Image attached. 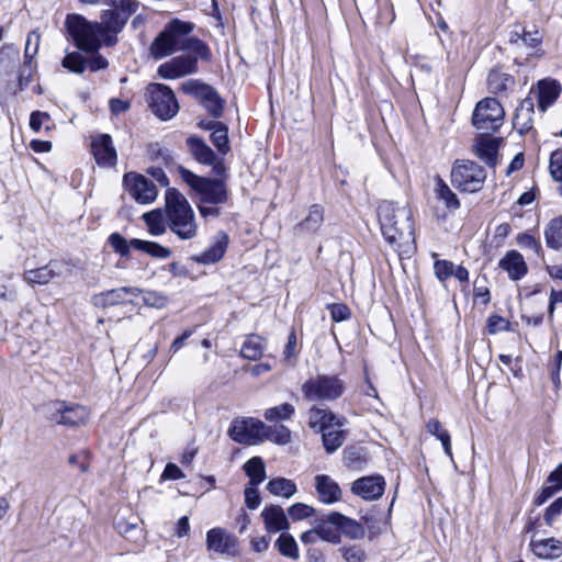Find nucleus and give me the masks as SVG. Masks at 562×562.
Segmentation results:
<instances>
[{
    "label": "nucleus",
    "instance_id": "obj_1",
    "mask_svg": "<svg viewBox=\"0 0 562 562\" xmlns=\"http://www.w3.org/2000/svg\"><path fill=\"white\" fill-rule=\"evenodd\" d=\"M139 3L130 0L116 9L103 10L99 22H91L80 14H68L65 26L76 47L83 52H97L102 46L111 47L117 43V34L138 10Z\"/></svg>",
    "mask_w": 562,
    "mask_h": 562
},
{
    "label": "nucleus",
    "instance_id": "obj_2",
    "mask_svg": "<svg viewBox=\"0 0 562 562\" xmlns=\"http://www.w3.org/2000/svg\"><path fill=\"white\" fill-rule=\"evenodd\" d=\"M376 215L381 234L396 251H408L415 245V227L412 210L407 203L383 200Z\"/></svg>",
    "mask_w": 562,
    "mask_h": 562
},
{
    "label": "nucleus",
    "instance_id": "obj_3",
    "mask_svg": "<svg viewBox=\"0 0 562 562\" xmlns=\"http://www.w3.org/2000/svg\"><path fill=\"white\" fill-rule=\"evenodd\" d=\"M180 49L192 53V55H179L170 60L161 64L157 74L166 80H175L199 71L198 60L210 61L212 53L207 44L194 36L184 37L181 42Z\"/></svg>",
    "mask_w": 562,
    "mask_h": 562
},
{
    "label": "nucleus",
    "instance_id": "obj_4",
    "mask_svg": "<svg viewBox=\"0 0 562 562\" xmlns=\"http://www.w3.org/2000/svg\"><path fill=\"white\" fill-rule=\"evenodd\" d=\"M167 226L181 240L193 239L198 234L195 214L187 198L178 190L166 191Z\"/></svg>",
    "mask_w": 562,
    "mask_h": 562
},
{
    "label": "nucleus",
    "instance_id": "obj_5",
    "mask_svg": "<svg viewBox=\"0 0 562 562\" xmlns=\"http://www.w3.org/2000/svg\"><path fill=\"white\" fill-rule=\"evenodd\" d=\"M178 172L181 179L199 194V201L203 204H224L228 200V191L224 177L207 178L198 176L191 170L180 166Z\"/></svg>",
    "mask_w": 562,
    "mask_h": 562
},
{
    "label": "nucleus",
    "instance_id": "obj_6",
    "mask_svg": "<svg viewBox=\"0 0 562 562\" xmlns=\"http://www.w3.org/2000/svg\"><path fill=\"white\" fill-rule=\"evenodd\" d=\"M195 25L192 22L172 19L150 44L149 52L154 59H161L181 50L183 37L193 32Z\"/></svg>",
    "mask_w": 562,
    "mask_h": 562
},
{
    "label": "nucleus",
    "instance_id": "obj_7",
    "mask_svg": "<svg viewBox=\"0 0 562 562\" xmlns=\"http://www.w3.org/2000/svg\"><path fill=\"white\" fill-rule=\"evenodd\" d=\"M450 177L454 188L462 192L474 193L482 190L486 180V172L475 161L457 160Z\"/></svg>",
    "mask_w": 562,
    "mask_h": 562
},
{
    "label": "nucleus",
    "instance_id": "obj_8",
    "mask_svg": "<svg viewBox=\"0 0 562 562\" xmlns=\"http://www.w3.org/2000/svg\"><path fill=\"white\" fill-rule=\"evenodd\" d=\"M345 392L344 382L336 375H317L302 384V393L310 402L335 401Z\"/></svg>",
    "mask_w": 562,
    "mask_h": 562
},
{
    "label": "nucleus",
    "instance_id": "obj_9",
    "mask_svg": "<svg viewBox=\"0 0 562 562\" xmlns=\"http://www.w3.org/2000/svg\"><path fill=\"white\" fill-rule=\"evenodd\" d=\"M504 115V109L495 98H485L476 104L472 124L480 131L495 132L503 124Z\"/></svg>",
    "mask_w": 562,
    "mask_h": 562
},
{
    "label": "nucleus",
    "instance_id": "obj_10",
    "mask_svg": "<svg viewBox=\"0 0 562 562\" xmlns=\"http://www.w3.org/2000/svg\"><path fill=\"white\" fill-rule=\"evenodd\" d=\"M148 91L149 106L160 120H170L178 113L179 104L170 87L162 83H150Z\"/></svg>",
    "mask_w": 562,
    "mask_h": 562
},
{
    "label": "nucleus",
    "instance_id": "obj_11",
    "mask_svg": "<svg viewBox=\"0 0 562 562\" xmlns=\"http://www.w3.org/2000/svg\"><path fill=\"white\" fill-rule=\"evenodd\" d=\"M266 424L255 418L235 419L228 436L232 440L244 445H257L265 440Z\"/></svg>",
    "mask_w": 562,
    "mask_h": 562
},
{
    "label": "nucleus",
    "instance_id": "obj_12",
    "mask_svg": "<svg viewBox=\"0 0 562 562\" xmlns=\"http://www.w3.org/2000/svg\"><path fill=\"white\" fill-rule=\"evenodd\" d=\"M89 418L86 407L66 402H54L48 406V419L52 423L64 426H79Z\"/></svg>",
    "mask_w": 562,
    "mask_h": 562
},
{
    "label": "nucleus",
    "instance_id": "obj_13",
    "mask_svg": "<svg viewBox=\"0 0 562 562\" xmlns=\"http://www.w3.org/2000/svg\"><path fill=\"white\" fill-rule=\"evenodd\" d=\"M186 144L192 157L202 165L211 166L216 177L226 175L224 158L218 157L201 137L191 135L187 138Z\"/></svg>",
    "mask_w": 562,
    "mask_h": 562
},
{
    "label": "nucleus",
    "instance_id": "obj_14",
    "mask_svg": "<svg viewBox=\"0 0 562 562\" xmlns=\"http://www.w3.org/2000/svg\"><path fill=\"white\" fill-rule=\"evenodd\" d=\"M123 186L128 194L139 204L154 202L158 194V190L153 181L133 171L124 175Z\"/></svg>",
    "mask_w": 562,
    "mask_h": 562
},
{
    "label": "nucleus",
    "instance_id": "obj_15",
    "mask_svg": "<svg viewBox=\"0 0 562 562\" xmlns=\"http://www.w3.org/2000/svg\"><path fill=\"white\" fill-rule=\"evenodd\" d=\"M328 528L336 533L337 540L333 542L337 544L341 540V536L348 539H362L366 535L364 527L357 520L342 515L339 512H330L325 516Z\"/></svg>",
    "mask_w": 562,
    "mask_h": 562
},
{
    "label": "nucleus",
    "instance_id": "obj_16",
    "mask_svg": "<svg viewBox=\"0 0 562 562\" xmlns=\"http://www.w3.org/2000/svg\"><path fill=\"white\" fill-rule=\"evenodd\" d=\"M91 153L100 167L111 168L116 165L117 154L109 134L92 136Z\"/></svg>",
    "mask_w": 562,
    "mask_h": 562
},
{
    "label": "nucleus",
    "instance_id": "obj_17",
    "mask_svg": "<svg viewBox=\"0 0 562 562\" xmlns=\"http://www.w3.org/2000/svg\"><path fill=\"white\" fill-rule=\"evenodd\" d=\"M308 427L315 432H323L329 428H341L346 424L345 417H338L327 407L313 405L308 412Z\"/></svg>",
    "mask_w": 562,
    "mask_h": 562
},
{
    "label": "nucleus",
    "instance_id": "obj_18",
    "mask_svg": "<svg viewBox=\"0 0 562 562\" xmlns=\"http://www.w3.org/2000/svg\"><path fill=\"white\" fill-rule=\"evenodd\" d=\"M385 488V481L381 475L363 476L351 485V492L364 501L379 499Z\"/></svg>",
    "mask_w": 562,
    "mask_h": 562
},
{
    "label": "nucleus",
    "instance_id": "obj_19",
    "mask_svg": "<svg viewBox=\"0 0 562 562\" xmlns=\"http://www.w3.org/2000/svg\"><path fill=\"white\" fill-rule=\"evenodd\" d=\"M314 486L318 501L325 505L338 503L342 498V491L339 484L327 474L316 475Z\"/></svg>",
    "mask_w": 562,
    "mask_h": 562
},
{
    "label": "nucleus",
    "instance_id": "obj_20",
    "mask_svg": "<svg viewBox=\"0 0 562 562\" xmlns=\"http://www.w3.org/2000/svg\"><path fill=\"white\" fill-rule=\"evenodd\" d=\"M138 289L131 286H122L104 291L92 296V304L95 307L106 308L114 305L126 304L131 302L130 295H137Z\"/></svg>",
    "mask_w": 562,
    "mask_h": 562
},
{
    "label": "nucleus",
    "instance_id": "obj_21",
    "mask_svg": "<svg viewBox=\"0 0 562 562\" xmlns=\"http://www.w3.org/2000/svg\"><path fill=\"white\" fill-rule=\"evenodd\" d=\"M538 99V108L540 111L546 112L551 106L561 93V85L550 78L539 80L537 83V90H531Z\"/></svg>",
    "mask_w": 562,
    "mask_h": 562
},
{
    "label": "nucleus",
    "instance_id": "obj_22",
    "mask_svg": "<svg viewBox=\"0 0 562 562\" xmlns=\"http://www.w3.org/2000/svg\"><path fill=\"white\" fill-rule=\"evenodd\" d=\"M228 243V235L221 231L216 234L214 244L203 252L193 256L192 259L201 265L216 263L224 257Z\"/></svg>",
    "mask_w": 562,
    "mask_h": 562
},
{
    "label": "nucleus",
    "instance_id": "obj_23",
    "mask_svg": "<svg viewBox=\"0 0 562 562\" xmlns=\"http://www.w3.org/2000/svg\"><path fill=\"white\" fill-rule=\"evenodd\" d=\"M533 114V98L527 97L520 102L519 106L516 109L515 116L513 120V126L520 135H525L532 131Z\"/></svg>",
    "mask_w": 562,
    "mask_h": 562
},
{
    "label": "nucleus",
    "instance_id": "obj_24",
    "mask_svg": "<svg viewBox=\"0 0 562 562\" xmlns=\"http://www.w3.org/2000/svg\"><path fill=\"white\" fill-rule=\"evenodd\" d=\"M206 544L209 550L229 554L235 551L237 539L221 528H213L206 533Z\"/></svg>",
    "mask_w": 562,
    "mask_h": 562
},
{
    "label": "nucleus",
    "instance_id": "obj_25",
    "mask_svg": "<svg viewBox=\"0 0 562 562\" xmlns=\"http://www.w3.org/2000/svg\"><path fill=\"white\" fill-rule=\"evenodd\" d=\"M261 517L268 532L285 531L290 528L285 513L279 505L266 506L261 512Z\"/></svg>",
    "mask_w": 562,
    "mask_h": 562
},
{
    "label": "nucleus",
    "instance_id": "obj_26",
    "mask_svg": "<svg viewBox=\"0 0 562 562\" xmlns=\"http://www.w3.org/2000/svg\"><path fill=\"white\" fill-rule=\"evenodd\" d=\"M529 546L539 559H558L562 555V540L553 537L535 539L533 535Z\"/></svg>",
    "mask_w": 562,
    "mask_h": 562
},
{
    "label": "nucleus",
    "instance_id": "obj_27",
    "mask_svg": "<svg viewBox=\"0 0 562 562\" xmlns=\"http://www.w3.org/2000/svg\"><path fill=\"white\" fill-rule=\"evenodd\" d=\"M502 138L481 136L475 144L476 156L488 167L494 168L497 165V154Z\"/></svg>",
    "mask_w": 562,
    "mask_h": 562
},
{
    "label": "nucleus",
    "instance_id": "obj_28",
    "mask_svg": "<svg viewBox=\"0 0 562 562\" xmlns=\"http://www.w3.org/2000/svg\"><path fill=\"white\" fill-rule=\"evenodd\" d=\"M499 268L508 273L512 280H520L528 271L525 259L517 250L508 251L498 263Z\"/></svg>",
    "mask_w": 562,
    "mask_h": 562
},
{
    "label": "nucleus",
    "instance_id": "obj_29",
    "mask_svg": "<svg viewBox=\"0 0 562 562\" xmlns=\"http://www.w3.org/2000/svg\"><path fill=\"white\" fill-rule=\"evenodd\" d=\"M301 541L304 544H313L318 539H322L327 542H335L337 540L336 533L328 528L325 516L316 519L315 526L313 529L304 531L301 537Z\"/></svg>",
    "mask_w": 562,
    "mask_h": 562
},
{
    "label": "nucleus",
    "instance_id": "obj_30",
    "mask_svg": "<svg viewBox=\"0 0 562 562\" xmlns=\"http://www.w3.org/2000/svg\"><path fill=\"white\" fill-rule=\"evenodd\" d=\"M324 222V209L319 204H313L310 207L306 217L301 221L294 229L301 234H315Z\"/></svg>",
    "mask_w": 562,
    "mask_h": 562
},
{
    "label": "nucleus",
    "instance_id": "obj_31",
    "mask_svg": "<svg viewBox=\"0 0 562 562\" xmlns=\"http://www.w3.org/2000/svg\"><path fill=\"white\" fill-rule=\"evenodd\" d=\"M56 268L57 263L50 261L44 267L26 270L23 273V279L29 284L44 285L49 283L55 277L59 274V271Z\"/></svg>",
    "mask_w": 562,
    "mask_h": 562
},
{
    "label": "nucleus",
    "instance_id": "obj_32",
    "mask_svg": "<svg viewBox=\"0 0 562 562\" xmlns=\"http://www.w3.org/2000/svg\"><path fill=\"white\" fill-rule=\"evenodd\" d=\"M115 528L121 536L134 543L144 541L143 528L139 526L138 518L136 517H133L131 520L117 518L115 520Z\"/></svg>",
    "mask_w": 562,
    "mask_h": 562
},
{
    "label": "nucleus",
    "instance_id": "obj_33",
    "mask_svg": "<svg viewBox=\"0 0 562 562\" xmlns=\"http://www.w3.org/2000/svg\"><path fill=\"white\" fill-rule=\"evenodd\" d=\"M542 42L543 35L538 29H535L533 31H526V29H522L521 46L528 49L527 55L529 57H542L544 55Z\"/></svg>",
    "mask_w": 562,
    "mask_h": 562
},
{
    "label": "nucleus",
    "instance_id": "obj_34",
    "mask_svg": "<svg viewBox=\"0 0 562 562\" xmlns=\"http://www.w3.org/2000/svg\"><path fill=\"white\" fill-rule=\"evenodd\" d=\"M132 248L143 251L154 258L166 259L171 256V250L156 241L133 238L130 240Z\"/></svg>",
    "mask_w": 562,
    "mask_h": 562
},
{
    "label": "nucleus",
    "instance_id": "obj_35",
    "mask_svg": "<svg viewBox=\"0 0 562 562\" xmlns=\"http://www.w3.org/2000/svg\"><path fill=\"white\" fill-rule=\"evenodd\" d=\"M544 239L549 248L562 250V215L552 218L546 229Z\"/></svg>",
    "mask_w": 562,
    "mask_h": 562
},
{
    "label": "nucleus",
    "instance_id": "obj_36",
    "mask_svg": "<svg viewBox=\"0 0 562 562\" xmlns=\"http://www.w3.org/2000/svg\"><path fill=\"white\" fill-rule=\"evenodd\" d=\"M244 471L249 477L248 485L258 486L266 480V468L260 457H252L244 464Z\"/></svg>",
    "mask_w": 562,
    "mask_h": 562
},
{
    "label": "nucleus",
    "instance_id": "obj_37",
    "mask_svg": "<svg viewBox=\"0 0 562 562\" xmlns=\"http://www.w3.org/2000/svg\"><path fill=\"white\" fill-rule=\"evenodd\" d=\"M267 490L274 496H282L285 498L292 497L297 488L294 481L285 477H274L267 483Z\"/></svg>",
    "mask_w": 562,
    "mask_h": 562
},
{
    "label": "nucleus",
    "instance_id": "obj_38",
    "mask_svg": "<svg viewBox=\"0 0 562 562\" xmlns=\"http://www.w3.org/2000/svg\"><path fill=\"white\" fill-rule=\"evenodd\" d=\"M487 85L490 91L497 94L506 92L508 89L513 88L515 79L508 74L493 70L487 76Z\"/></svg>",
    "mask_w": 562,
    "mask_h": 562
},
{
    "label": "nucleus",
    "instance_id": "obj_39",
    "mask_svg": "<svg viewBox=\"0 0 562 562\" xmlns=\"http://www.w3.org/2000/svg\"><path fill=\"white\" fill-rule=\"evenodd\" d=\"M265 350V340L258 335L247 337L241 346L240 355L248 360H258Z\"/></svg>",
    "mask_w": 562,
    "mask_h": 562
},
{
    "label": "nucleus",
    "instance_id": "obj_40",
    "mask_svg": "<svg viewBox=\"0 0 562 562\" xmlns=\"http://www.w3.org/2000/svg\"><path fill=\"white\" fill-rule=\"evenodd\" d=\"M274 546L283 557L292 560L300 558L297 543L293 536L288 532H282L276 540Z\"/></svg>",
    "mask_w": 562,
    "mask_h": 562
},
{
    "label": "nucleus",
    "instance_id": "obj_41",
    "mask_svg": "<svg viewBox=\"0 0 562 562\" xmlns=\"http://www.w3.org/2000/svg\"><path fill=\"white\" fill-rule=\"evenodd\" d=\"M426 429L430 435L440 440L445 453L451 458V438L449 432L442 427L441 423L438 419L432 418L426 424Z\"/></svg>",
    "mask_w": 562,
    "mask_h": 562
},
{
    "label": "nucleus",
    "instance_id": "obj_42",
    "mask_svg": "<svg viewBox=\"0 0 562 562\" xmlns=\"http://www.w3.org/2000/svg\"><path fill=\"white\" fill-rule=\"evenodd\" d=\"M346 431L340 428H329L322 432L323 446L327 453H334L345 442Z\"/></svg>",
    "mask_w": 562,
    "mask_h": 562
},
{
    "label": "nucleus",
    "instance_id": "obj_43",
    "mask_svg": "<svg viewBox=\"0 0 562 562\" xmlns=\"http://www.w3.org/2000/svg\"><path fill=\"white\" fill-rule=\"evenodd\" d=\"M200 102L213 117L218 119L222 116L224 102L213 87H211Z\"/></svg>",
    "mask_w": 562,
    "mask_h": 562
},
{
    "label": "nucleus",
    "instance_id": "obj_44",
    "mask_svg": "<svg viewBox=\"0 0 562 562\" xmlns=\"http://www.w3.org/2000/svg\"><path fill=\"white\" fill-rule=\"evenodd\" d=\"M295 413V408L290 403H283L278 406L267 408L263 413L266 420L277 423L280 420H289Z\"/></svg>",
    "mask_w": 562,
    "mask_h": 562
},
{
    "label": "nucleus",
    "instance_id": "obj_45",
    "mask_svg": "<svg viewBox=\"0 0 562 562\" xmlns=\"http://www.w3.org/2000/svg\"><path fill=\"white\" fill-rule=\"evenodd\" d=\"M211 142L220 155L225 156L229 153L228 127L223 122L211 133Z\"/></svg>",
    "mask_w": 562,
    "mask_h": 562
},
{
    "label": "nucleus",
    "instance_id": "obj_46",
    "mask_svg": "<svg viewBox=\"0 0 562 562\" xmlns=\"http://www.w3.org/2000/svg\"><path fill=\"white\" fill-rule=\"evenodd\" d=\"M265 439H268L277 445L285 446L292 440L291 430L284 425H266Z\"/></svg>",
    "mask_w": 562,
    "mask_h": 562
},
{
    "label": "nucleus",
    "instance_id": "obj_47",
    "mask_svg": "<svg viewBox=\"0 0 562 562\" xmlns=\"http://www.w3.org/2000/svg\"><path fill=\"white\" fill-rule=\"evenodd\" d=\"M436 194L439 200L445 202L449 210H457L460 207V202L456 193L451 191V189L441 178L437 179Z\"/></svg>",
    "mask_w": 562,
    "mask_h": 562
},
{
    "label": "nucleus",
    "instance_id": "obj_48",
    "mask_svg": "<svg viewBox=\"0 0 562 562\" xmlns=\"http://www.w3.org/2000/svg\"><path fill=\"white\" fill-rule=\"evenodd\" d=\"M143 220L148 227V232L153 236L162 235L166 232L164 216L160 210H153L143 215Z\"/></svg>",
    "mask_w": 562,
    "mask_h": 562
},
{
    "label": "nucleus",
    "instance_id": "obj_49",
    "mask_svg": "<svg viewBox=\"0 0 562 562\" xmlns=\"http://www.w3.org/2000/svg\"><path fill=\"white\" fill-rule=\"evenodd\" d=\"M61 66L71 72L80 75L87 68V58L79 52H71L63 58Z\"/></svg>",
    "mask_w": 562,
    "mask_h": 562
},
{
    "label": "nucleus",
    "instance_id": "obj_50",
    "mask_svg": "<svg viewBox=\"0 0 562 562\" xmlns=\"http://www.w3.org/2000/svg\"><path fill=\"white\" fill-rule=\"evenodd\" d=\"M549 169L552 178L560 183L559 192L562 195V148L551 153Z\"/></svg>",
    "mask_w": 562,
    "mask_h": 562
},
{
    "label": "nucleus",
    "instance_id": "obj_51",
    "mask_svg": "<svg viewBox=\"0 0 562 562\" xmlns=\"http://www.w3.org/2000/svg\"><path fill=\"white\" fill-rule=\"evenodd\" d=\"M211 89V86L196 80L190 79L181 85V91L186 94L193 95L194 98L202 100L204 94Z\"/></svg>",
    "mask_w": 562,
    "mask_h": 562
},
{
    "label": "nucleus",
    "instance_id": "obj_52",
    "mask_svg": "<svg viewBox=\"0 0 562 562\" xmlns=\"http://www.w3.org/2000/svg\"><path fill=\"white\" fill-rule=\"evenodd\" d=\"M45 126L46 131H50L54 126L50 115L47 112L34 111L30 116V127L33 132L38 133Z\"/></svg>",
    "mask_w": 562,
    "mask_h": 562
},
{
    "label": "nucleus",
    "instance_id": "obj_53",
    "mask_svg": "<svg viewBox=\"0 0 562 562\" xmlns=\"http://www.w3.org/2000/svg\"><path fill=\"white\" fill-rule=\"evenodd\" d=\"M486 328H487V333L490 335H495V334H498L502 331H510L512 330L509 321H507L506 318H504L497 314H492L491 316H488V318L486 321Z\"/></svg>",
    "mask_w": 562,
    "mask_h": 562
},
{
    "label": "nucleus",
    "instance_id": "obj_54",
    "mask_svg": "<svg viewBox=\"0 0 562 562\" xmlns=\"http://www.w3.org/2000/svg\"><path fill=\"white\" fill-rule=\"evenodd\" d=\"M288 514L293 521H299L312 517L315 509L307 504L295 503L289 507Z\"/></svg>",
    "mask_w": 562,
    "mask_h": 562
},
{
    "label": "nucleus",
    "instance_id": "obj_55",
    "mask_svg": "<svg viewBox=\"0 0 562 562\" xmlns=\"http://www.w3.org/2000/svg\"><path fill=\"white\" fill-rule=\"evenodd\" d=\"M109 244L121 257H128L131 252V244L121 234L113 233L109 237Z\"/></svg>",
    "mask_w": 562,
    "mask_h": 562
},
{
    "label": "nucleus",
    "instance_id": "obj_56",
    "mask_svg": "<svg viewBox=\"0 0 562 562\" xmlns=\"http://www.w3.org/2000/svg\"><path fill=\"white\" fill-rule=\"evenodd\" d=\"M516 240L522 249L531 250L537 256L542 251L540 241L528 233L518 234Z\"/></svg>",
    "mask_w": 562,
    "mask_h": 562
},
{
    "label": "nucleus",
    "instance_id": "obj_57",
    "mask_svg": "<svg viewBox=\"0 0 562 562\" xmlns=\"http://www.w3.org/2000/svg\"><path fill=\"white\" fill-rule=\"evenodd\" d=\"M453 268V262L449 260H436L434 265L435 274L440 281H446L452 277Z\"/></svg>",
    "mask_w": 562,
    "mask_h": 562
},
{
    "label": "nucleus",
    "instance_id": "obj_58",
    "mask_svg": "<svg viewBox=\"0 0 562 562\" xmlns=\"http://www.w3.org/2000/svg\"><path fill=\"white\" fill-rule=\"evenodd\" d=\"M244 495L245 504L249 509L254 510L259 507L261 497L257 486L247 484L244 491Z\"/></svg>",
    "mask_w": 562,
    "mask_h": 562
},
{
    "label": "nucleus",
    "instance_id": "obj_59",
    "mask_svg": "<svg viewBox=\"0 0 562 562\" xmlns=\"http://www.w3.org/2000/svg\"><path fill=\"white\" fill-rule=\"evenodd\" d=\"M40 44V35L36 32H31L27 35L24 58L25 63H30L31 59L37 54Z\"/></svg>",
    "mask_w": 562,
    "mask_h": 562
},
{
    "label": "nucleus",
    "instance_id": "obj_60",
    "mask_svg": "<svg viewBox=\"0 0 562 562\" xmlns=\"http://www.w3.org/2000/svg\"><path fill=\"white\" fill-rule=\"evenodd\" d=\"M327 307L334 322L346 321L351 315L349 307L342 303L329 304Z\"/></svg>",
    "mask_w": 562,
    "mask_h": 562
},
{
    "label": "nucleus",
    "instance_id": "obj_61",
    "mask_svg": "<svg viewBox=\"0 0 562 562\" xmlns=\"http://www.w3.org/2000/svg\"><path fill=\"white\" fill-rule=\"evenodd\" d=\"M562 514V496L555 499L544 512L546 525L552 526L559 515Z\"/></svg>",
    "mask_w": 562,
    "mask_h": 562
},
{
    "label": "nucleus",
    "instance_id": "obj_62",
    "mask_svg": "<svg viewBox=\"0 0 562 562\" xmlns=\"http://www.w3.org/2000/svg\"><path fill=\"white\" fill-rule=\"evenodd\" d=\"M99 49L97 52H90L92 56L87 58V67L90 71H99L109 67V61L105 57L100 55Z\"/></svg>",
    "mask_w": 562,
    "mask_h": 562
},
{
    "label": "nucleus",
    "instance_id": "obj_63",
    "mask_svg": "<svg viewBox=\"0 0 562 562\" xmlns=\"http://www.w3.org/2000/svg\"><path fill=\"white\" fill-rule=\"evenodd\" d=\"M299 352L297 349V337L294 329H292L288 336V342L283 350V356L285 360H290L295 357Z\"/></svg>",
    "mask_w": 562,
    "mask_h": 562
},
{
    "label": "nucleus",
    "instance_id": "obj_64",
    "mask_svg": "<svg viewBox=\"0 0 562 562\" xmlns=\"http://www.w3.org/2000/svg\"><path fill=\"white\" fill-rule=\"evenodd\" d=\"M342 557L347 562H362L364 559V552L357 546L342 548Z\"/></svg>",
    "mask_w": 562,
    "mask_h": 562
}]
</instances>
